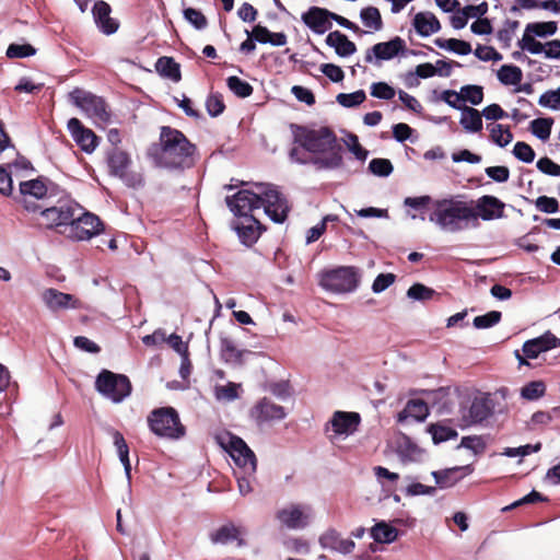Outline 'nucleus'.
Segmentation results:
<instances>
[{"mask_svg":"<svg viewBox=\"0 0 560 560\" xmlns=\"http://www.w3.org/2000/svg\"><path fill=\"white\" fill-rule=\"evenodd\" d=\"M295 145L290 150L291 162L311 164L317 171H330L342 165V148L327 127L312 129L292 126Z\"/></svg>","mask_w":560,"mask_h":560,"instance_id":"nucleus-1","label":"nucleus"},{"mask_svg":"<svg viewBox=\"0 0 560 560\" xmlns=\"http://www.w3.org/2000/svg\"><path fill=\"white\" fill-rule=\"evenodd\" d=\"M230 210L237 217L252 215L256 209L264 208L265 213L276 223H282L288 217L289 206L277 186L268 183H254L249 188L241 189L225 198Z\"/></svg>","mask_w":560,"mask_h":560,"instance_id":"nucleus-2","label":"nucleus"},{"mask_svg":"<svg viewBox=\"0 0 560 560\" xmlns=\"http://www.w3.org/2000/svg\"><path fill=\"white\" fill-rule=\"evenodd\" d=\"M149 155L159 167L184 170L195 164L196 147L182 131L164 126L161 128L160 143L150 149Z\"/></svg>","mask_w":560,"mask_h":560,"instance_id":"nucleus-3","label":"nucleus"},{"mask_svg":"<svg viewBox=\"0 0 560 560\" xmlns=\"http://www.w3.org/2000/svg\"><path fill=\"white\" fill-rule=\"evenodd\" d=\"M429 221L446 233L468 230L472 228L471 222L476 221L472 200L466 201L459 198L435 200Z\"/></svg>","mask_w":560,"mask_h":560,"instance_id":"nucleus-4","label":"nucleus"},{"mask_svg":"<svg viewBox=\"0 0 560 560\" xmlns=\"http://www.w3.org/2000/svg\"><path fill=\"white\" fill-rule=\"evenodd\" d=\"M215 441L229 453L243 474L254 476L257 469V458L244 440L230 432H225L218 434Z\"/></svg>","mask_w":560,"mask_h":560,"instance_id":"nucleus-5","label":"nucleus"},{"mask_svg":"<svg viewBox=\"0 0 560 560\" xmlns=\"http://www.w3.org/2000/svg\"><path fill=\"white\" fill-rule=\"evenodd\" d=\"M148 424L155 435L170 440H178L186 432L178 412L173 407H162L151 411L148 416Z\"/></svg>","mask_w":560,"mask_h":560,"instance_id":"nucleus-6","label":"nucleus"},{"mask_svg":"<svg viewBox=\"0 0 560 560\" xmlns=\"http://www.w3.org/2000/svg\"><path fill=\"white\" fill-rule=\"evenodd\" d=\"M360 282V273L355 267L341 266L324 270L318 275L319 285L331 293H349L354 291Z\"/></svg>","mask_w":560,"mask_h":560,"instance_id":"nucleus-7","label":"nucleus"},{"mask_svg":"<svg viewBox=\"0 0 560 560\" xmlns=\"http://www.w3.org/2000/svg\"><path fill=\"white\" fill-rule=\"evenodd\" d=\"M69 98L73 105L79 107L85 115L96 124H106L109 121L110 114L105 101L82 89H74L69 93Z\"/></svg>","mask_w":560,"mask_h":560,"instance_id":"nucleus-8","label":"nucleus"},{"mask_svg":"<svg viewBox=\"0 0 560 560\" xmlns=\"http://www.w3.org/2000/svg\"><path fill=\"white\" fill-rule=\"evenodd\" d=\"M95 387L103 396L120 402L130 395L131 384L127 376L103 370L96 377Z\"/></svg>","mask_w":560,"mask_h":560,"instance_id":"nucleus-9","label":"nucleus"},{"mask_svg":"<svg viewBox=\"0 0 560 560\" xmlns=\"http://www.w3.org/2000/svg\"><path fill=\"white\" fill-rule=\"evenodd\" d=\"M275 518L282 528L301 530L310 525L313 509L308 504L289 503L276 511Z\"/></svg>","mask_w":560,"mask_h":560,"instance_id":"nucleus-10","label":"nucleus"},{"mask_svg":"<svg viewBox=\"0 0 560 560\" xmlns=\"http://www.w3.org/2000/svg\"><path fill=\"white\" fill-rule=\"evenodd\" d=\"M101 231L102 222L100 219L90 212H85L81 207L80 213L70 219L66 230H62L61 233L75 241H86Z\"/></svg>","mask_w":560,"mask_h":560,"instance_id":"nucleus-11","label":"nucleus"},{"mask_svg":"<svg viewBox=\"0 0 560 560\" xmlns=\"http://www.w3.org/2000/svg\"><path fill=\"white\" fill-rule=\"evenodd\" d=\"M492 413L491 400L486 397H476L467 404H463L458 411V421L462 428L479 424Z\"/></svg>","mask_w":560,"mask_h":560,"instance_id":"nucleus-12","label":"nucleus"},{"mask_svg":"<svg viewBox=\"0 0 560 560\" xmlns=\"http://www.w3.org/2000/svg\"><path fill=\"white\" fill-rule=\"evenodd\" d=\"M505 203L491 195H483L476 201L472 200V212L476 221L471 222L472 228L479 226V220L492 221L504 217Z\"/></svg>","mask_w":560,"mask_h":560,"instance_id":"nucleus-13","label":"nucleus"},{"mask_svg":"<svg viewBox=\"0 0 560 560\" xmlns=\"http://www.w3.org/2000/svg\"><path fill=\"white\" fill-rule=\"evenodd\" d=\"M47 228L62 226L66 230L70 219L80 213L81 207L78 203L66 201L58 206L39 209Z\"/></svg>","mask_w":560,"mask_h":560,"instance_id":"nucleus-14","label":"nucleus"},{"mask_svg":"<svg viewBox=\"0 0 560 560\" xmlns=\"http://www.w3.org/2000/svg\"><path fill=\"white\" fill-rule=\"evenodd\" d=\"M47 186L42 179H31L20 184V202L27 211H37L42 207L34 203L46 197Z\"/></svg>","mask_w":560,"mask_h":560,"instance_id":"nucleus-15","label":"nucleus"},{"mask_svg":"<svg viewBox=\"0 0 560 560\" xmlns=\"http://www.w3.org/2000/svg\"><path fill=\"white\" fill-rule=\"evenodd\" d=\"M406 48L405 40L399 36L384 43L375 44L365 54V61L369 63L381 60H390Z\"/></svg>","mask_w":560,"mask_h":560,"instance_id":"nucleus-16","label":"nucleus"},{"mask_svg":"<svg viewBox=\"0 0 560 560\" xmlns=\"http://www.w3.org/2000/svg\"><path fill=\"white\" fill-rule=\"evenodd\" d=\"M42 301L51 312L60 310H75L81 307L80 301L72 294L63 293L57 289H45L42 293Z\"/></svg>","mask_w":560,"mask_h":560,"instance_id":"nucleus-17","label":"nucleus"},{"mask_svg":"<svg viewBox=\"0 0 560 560\" xmlns=\"http://www.w3.org/2000/svg\"><path fill=\"white\" fill-rule=\"evenodd\" d=\"M252 417L257 423L280 421L287 417L285 409L264 397L252 409Z\"/></svg>","mask_w":560,"mask_h":560,"instance_id":"nucleus-18","label":"nucleus"},{"mask_svg":"<svg viewBox=\"0 0 560 560\" xmlns=\"http://www.w3.org/2000/svg\"><path fill=\"white\" fill-rule=\"evenodd\" d=\"M332 12L319 7H311L301 16L303 23L315 34H324L331 28Z\"/></svg>","mask_w":560,"mask_h":560,"instance_id":"nucleus-19","label":"nucleus"},{"mask_svg":"<svg viewBox=\"0 0 560 560\" xmlns=\"http://www.w3.org/2000/svg\"><path fill=\"white\" fill-rule=\"evenodd\" d=\"M68 130L74 140L85 153H92L97 147V137L89 128H85L78 118H71L68 121Z\"/></svg>","mask_w":560,"mask_h":560,"instance_id":"nucleus-20","label":"nucleus"},{"mask_svg":"<svg viewBox=\"0 0 560 560\" xmlns=\"http://www.w3.org/2000/svg\"><path fill=\"white\" fill-rule=\"evenodd\" d=\"M360 421V415L357 412L336 411L329 423L335 435L349 436L358 430Z\"/></svg>","mask_w":560,"mask_h":560,"instance_id":"nucleus-21","label":"nucleus"},{"mask_svg":"<svg viewBox=\"0 0 560 560\" xmlns=\"http://www.w3.org/2000/svg\"><path fill=\"white\" fill-rule=\"evenodd\" d=\"M112 9L105 1H96L92 9V14L97 28L105 35H112L117 32L119 23L110 16Z\"/></svg>","mask_w":560,"mask_h":560,"instance_id":"nucleus-22","label":"nucleus"},{"mask_svg":"<svg viewBox=\"0 0 560 560\" xmlns=\"http://www.w3.org/2000/svg\"><path fill=\"white\" fill-rule=\"evenodd\" d=\"M240 241L246 245L252 246L257 242L261 233V226L258 220L253 215H245L233 224Z\"/></svg>","mask_w":560,"mask_h":560,"instance_id":"nucleus-23","label":"nucleus"},{"mask_svg":"<svg viewBox=\"0 0 560 560\" xmlns=\"http://www.w3.org/2000/svg\"><path fill=\"white\" fill-rule=\"evenodd\" d=\"M319 545L324 549H329L342 555L351 553L355 547L352 539L343 538L341 534L334 528H329L320 535Z\"/></svg>","mask_w":560,"mask_h":560,"instance_id":"nucleus-24","label":"nucleus"},{"mask_svg":"<svg viewBox=\"0 0 560 560\" xmlns=\"http://www.w3.org/2000/svg\"><path fill=\"white\" fill-rule=\"evenodd\" d=\"M560 346V340L550 331L527 340L523 345V353L528 359H536L541 352L548 351Z\"/></svg>","mask_w":560,"mask_h":560,"instance_id":"nucleus-25","label":"nucleus"},{"mask_svg":"<svg viewBox=\"0 0 560 560\" xmlns=\"http://www.w3.org/2000/svg\"><path fill=\"white\" fill-rule=\"evenodd\" d=\"M471 472L472 467L470 465H465L443 470H435L432 471V476L440 488L446 489L455 486L459 480Z\"/></svg>","mask_w":560,"mask_h":560,"instance_id":"nucleus-26","label":"nucleus"},{"mask_svg":"<svg viewBox=\"0 0 560 560\" xmlns=\"http://www.w3.org/2000/svg\"><path fill=\"white\" fill-rule=\"evenodd\" d=\"M412 25L416 32L422 37H428L441 30L439 20L431 12L417 13L413 18Z\"/></svg>","mask_w":560,"mask_h":560,"instance_id":"nucleus-27","label":"nucleus"},{"mask_svg":"<svg viewBox=\"0 0 560 560\" xmlns=\"http://www.w3.org/2000/svg\"><path fill=\"white\" fill-rule=\"evenodd\" d=\"M326 44L332 47L340 57H349L357 51V46L339 31L330 32L326 37Z\"/></svg>","mask_w":560,"mask_h":560,"instance_id":"nucleus-28","label":"nucleus"},{"mask_svg":"<svg viewBox=\"0 0 560 560\" xmlns=\"http://www.w3.org/2000/svg\"><path fill=\"white\" fill-rule=\"evenodd\" d=\"M429 416L428 405L421 399H411L407 402L402 411L398 413V421L402 422L412 418L418 422L424 421Z\"/></svg>","mask_w":560,"mask_h":560,"instance_id":"nucleus-29","label":"nucleus"},{"mask_svg":"<svg viewBox=\"0 0 560 560\" xmlns=\"http://www.w3.org/2000/svg\"><path fill=\"white\" fill-rule=\"evenodd\" d=\"M107 163L110 174L119 176L122 172L129 168L131 160L125 151L115 148L108 152Z\"/></svg>","mask_w":560,"mask_h":560,"instance_id":"nucleus-30","label":"nucleus"},{"mask_svg":"<svg viewBox=\"0 0 560 560\" xmlns=\"http://www.w3.org/2000/svg\"><path fill=\"white\" fill-rule=\"evenodd\" d=\"M460 112L462 115L459 124L467 132L475 133L482 129L481 114L477 109L469 106H463Z\"/></svg>","mask_w":560,"mask_h":560,"instance_id":"nucleus-31","label":"nucleus"},{"mask_svg":"<svg viewBox=\"0 0 560 560\" xmlns=\"http://www.w3.org/2000/svg\"><path fill=\"white\" fill-rule=\"evenodd\" d=\"M371 536L376 542L390 544L397 539L398 530L386 522H380L372 527Z\"/></svg>","mask_w":560,"mask_h":560,"instance_id":"nucleus-32","label":"nucleus"},{"mask_svg":"<svg viewBox=\"0 0 560 560\" xmlns=\"http://www.w3.org/2000/svg\"><path fill=\"white\" fill-rule=\"evenodd\" d=\"M156 71L164 78H167L174 82L180 80L179 65L171 57H161L155 63Z\"/></svg>","mask_w":560,"mask_h":560,"instance_id":"nucleus-33","label":"nucleus"},{"mask_svg":"<svg viewBox=\"0 0 560 560\" xmlns=\"http://www.w3.org/2000/svg\"><path fill=\"white\" fill-rule=\"evenodd\" d=\"M241 535V529L236 527L234 524L229 523L222 525L217 530L210 534V540L213 544L226 545L232 540H235Z\"/></svg>","mask_w":560,"mask_h":560,"instance_id":"nucleus-34","label":"nucleus"},{"mask_svg":"<svg viewBox=\"0 0 560 560\" xmlns=\"http://www.w3.org/2000/svg\"><path fill=\"white\" fill-rule=\"evenodd\" d=\"M435 45L441 48L448 51H453L455 54L466 56L471 52V46L468 42L456 39V38H436L434 40Z\"/></svg>","mask_w":560,"mask_h":560,"instance_id":"nucleus-35","label":"nucleus"},{"mask_svg":"<svg viewBox=\"0 0 560 560\" xmlns=\"http://www.w3.org/2000/svg\"><path fill=\"white\" fill-rule=\"evenodd\" d=\"M360 18L363 25L371 31H380L383 27V21L380 10L375 7H368L361 10Z\"/></svg>","mask_w":560,"mask_h":560,"instance_id":"nucleus-36","label":"nucleus"},{"mask_svg":"<svg viewBox=\"0 0 560 560\" xmlns=\"http://www.w3.org/2000/svg\"><path fill=\"white\" fill-rule=\"evenodd\" d=\"M522 75V70L516 66L504 65L498 71V79L505 85L518 84Z\"/></svg>","mask_w":560,"mask_h":560,"instance_id":"nucleus-37","label":"nucleus"},{"mask_svg":"<svg viewBox=\"0 0 560 560\" xmlns=\"http://www.w3.org/2000/svg\"><path fill=\"white\" fill-rule=\"evenodd\" d=\"M488 127L490 128L491 140L500 148L506 147L513 140V135L509 127H504L500 124L490 125Z\"/></svg>","mask_w":560,"mask_h":560,"instance_id":"nucleus-38","label":"nucleus"},{"mask_svg":"<svg viewBox=\"0 0 560 560\" xmlns=\"http://www.w3.org/2000/svg\"><path fill=\"white\" fill-rule=\"evenodd\" d=\"M552 124L551 118H536L530 122V131L541 141H546L550 137Z\"/></svg>","mask_w":560,"mask_h":560,"instance_id":"nucleus-39","label":"nucleus"},{"mask_svg":"<svg viewBox=\"0 0 560 560\" xmlns=\"http://www.w3.org/2000/svg\"><path fill=\"white\" fill-rule=\"evenodd\" d=\"M525 31H527V33L532 34L533 36H551L557 32V23L552 21L529 23L526 25Z\"/></svg>","mask_w":560,"mask_h":560,"instance_id":"nucleus-40","label":"nucleus"},{"mask_svg":"<svg viewBox=\"0 0 560 560\" xmlns=\"http://www.w3.org/2000/svg\"><path fill=\"white\" fill-rule=\"evenodd\" d=\"M226 84L229 89L238 97L245 98L250 96L253 93V86L248 82L240 79L238 77H229L226 80Z\"/></svg>","mask_w":560,"mask_h":560,"instance_id":"nucleus-41","label":"nucleus"},{"mask_svg":"<svg viewBox=\"0 0 560 560\" xmlns=\"http://www.w3.org/2000/svg\"><path fill=\"white\" fill-rule=\"evenodd\" d=\"M221 357L225 362H240L242 358V351H240L234 341L230 338L221 339Z\"/></svg>","mask_w":560,"mask_h":560,"instance_id":"nucleus-42","label":"nucleus"},{"mask_svg":"<svg viewBox=\"0 0 560 560\" xmlns=\"http://www.w3.org/2000/svg\"><path fill=\"white\" fill-rule=\"evenodd\" d=\"M546 385L541 381H533L521 389L522 398L526 400H537L545 395Z\"/></svg>","mask_w":560,"mask_h":560,"instance_id":"nucleus-43","label":"nucleus"},{"mask_svg":"<svg viewBox=\"0 0 560 560\" xmlns=\"http://www.w3.org/2000/svg\"><path fill=\"white\" fill-rule=\"evenodd\" d=\"M429 432L432 435V440L435 444L452 440L457 436V432L443 424H431L429 427Z\"/></svg>","mask_w":560,"mask_h":560,"instance_id":"nucleus-44","label":"nucleus"},{"mask_svg":"<svg viewBox=\"0 0 560 560\" xmlns=\"http://www.w3.org/2000/svg\"><path fill=\"white\" fill-rule=\"evenodd\" d=\"M435 75V67L432 63L425 62L418 65L416 71L408 73L406 80L409 86L417 85L419 82L417 78L427 79Z\"/></svg>","mask_w":560,"mask_h":560,"instance_id":"nucleus-45","label":"nucleus"},{"mask_svg":"<svg viewBox=\"0 0 560 560\" xmlns=\"http://www.w3.org/2000/svg\"><path fill=\"white\" fill-rule=\"evenodd\" d=\"M366 98V94L363 90H358L352 93H339L336 97L338 104L343 107L351 108L362 104Z\"/></svg>","mask_w":560,"mask_h":560,"instance_id":"nucleus-46","label":"nucleus"},{"mask_svg":"<svg viewBox=\"0 0 560 560\" xmlns=\"http://www.w3.org/2000/svg\"><path fill=\"white\" fill-rule=\"evenodd\" d=\"M435 294L436 293L433 289L425 287L422 283H415L407 291V296L409 299L421 302L433 299Z\"/></svg>","mask_w":560,"mask_h":560,"instance_id":"nucleus-47","label":"nucleus"},{"mask_svg":"<svg viewBox=\"0 0 560 560\" xmlns=\"http://www.w3.org/2000/svg\"><path fill=\"white\" fill-rule=\"evenodd\" d=\"M240 385L233 382H229L226 385L217 386L214 395L218 400L233 401L238 398Z\"/></svg>","mask_w":560,"mask_h":560,"instance_id":"nucleus-48","label":"nucleus"},{"mask_svg":"<svg viewBox=\"0 0 560 560\" xmlns=\"http://www.w3.org/2000/svg\"><path fill=\"white\" fill-rule=\"evenodd\" d=\"M541 448L540 443L536 444H526L518 447H505L501 455L506 457H520L523 458L525 456H528L533 453L538 452Z\"/></svg>","mask_w":560,"mask_h":560,"instance_id":"nucleus-49","label":"nucleus"},{"mask_svg":"<svg viewBox=\"0 0 560 560\" xmlns=\"http://www.w3.org/2000/svg\"><path fill=\"white\" fill-rule=\"evenodd\" d=\"M462 101L469 102L472 105H479L483 100V90L479 85H465L459 92Z\"/></svg>","mask_w":560,"mask_h":560,"instance_id":"nucleus-50","label":"nucleus"},{"mask_svg":"<svg viewBox=\"0 0 560 560\" xmlns=\"http://www.w3.org/2000/svg\"><path fill=\"white\" fill-rule=\"evenodd\" d=\"M369 170L376 176L387 177L393 173L394 167L387 159H373L369 163Z\"/></svg>","mask_w":560,"mask_h":560,"instance_id":"nucleus-51","label":"nucleus"},{"mask_svg":"<svg viewBox=\"0 0 560 560\" xmlns=\"http://www.w3.org/2000/svg\"><path fill=\"white\" fill-rule=\"evenodd\" d=\"M501 312L490 311L485 315L476 316L472 324L477 329L490 328L501 320Z\"/></svg>","mask_w":560,"mask_h":560,"instance_id":"nucleus-52","label":"nucleus"},{"mask_svg":"<svg viewBox=\"0 0 560 560\" xmlns=\"http://www.w3.org/2000/svg\"><path fill=\"white\" fill-rule=\"evenodd\" d=\"M518 46L522 50L528 51L533 55L541 54L545 48L544 44L536 40L532 34L527 33V31L524 32L522 39L518 42Z\"/></svg>","mask_w":560,"mask_h":560,"instance_id":"nucleus-53","label":"nucleus"},{"mask_svg":"<svg viewBox=\"0 0 560 560\" xmlns=\"http://www.w3.org/2000/svg\"><path fill=\"white\" fill-rule=\"evenodd\" d=\"M206 108L211 117L221 115L225 109L222 95L219 93H211L206 100Z\"/></svg>","mask_w":560,"mask_h":560,"instance_id":"nucleus-54","label":"nucleus"},{"mask_svg":"<svg viewBox=\"0 0 560 560\" xmlns=\"http://www.w3.org/2000/svg\"><path fill=\"white\" fill-rule=\"evenodd\" d=\"M18 163H14V166H18ZM13 166V164L8 163L5 166H0V194L3 196H10L13 190V183L11 173L9 170Z\"/></svg>","mask_w":560,"mask_h":560,"instance_id":"nucleus-55","label":"nucleus"},{"mask_svg":"<svg viewBox=\"0 0 560 560\" xmlns=\"http://www.w3.org/2000/svg\"><path fill=\"white\" fill-rule=\"evenodd\" d=\"M336 220H337V217L332 215V214H328V215L324 217L319 223H317L316 225H314L313 228H311L307 231L306 243L311 244V243L317 241L323 235V233L326 231L327 223L336 221Z\"/></svg>","mask_w":560,"mask_h":560,"instance_id":"nucleus-56","label":"nucleus"},{"mask_svg":"<svg viewBox=\"0 0 560 560\" xmlns=\"http://www.w3.org/2000/svg\"><path fill=\"white\" fill-rule=\"evenodd\" d=\"M35 48L30 44H11L7 49L8 58H25L35 55Z\"/></svg>","mask_w":560,"mask_h":560,"instance_id":"nucleus-57","label":"nucleus"},{"mask_svg":"<svg viewBox=\"0 0 560 560\" xmlns=\"http://www.w3.org/2000/svg\"><path fill=\"white\" fill-rule=\"evenodd\" d=\"M538 104L553 110L560 109V90H549L540 95Z\"/></svg>","mask_w":560,"mask_h":560,"instance_id":"nucleus-58","label":"nucleus"},{"mask_svg":"<svg viewBox=\"0 0 560 560\" xmlns=\"http://www.w3.org/2000/svg\"><path fill=\"white\" fill-rule=\"evenodd\" d=\"M513 154L517 160L524 163H532L535 159V151L529 144L522 141L515 143Z\"/></svg>","mask_w":560,"mask_h":560,"instance_id":"nucleus-59","label":"nucleus"},{"mask_svg":"<svg viewBox=\"0 0 560 560\" xmlns=\"http://www.w3.org/2000/svg\"><path fill=\"white\" fill-rule=\"evenodd\" d=\"M396 92L385 82H376L371 85V95L381 100H392Z\"/></svg>","mask_w":560,"mask_h":560,"instance_id":"nucleus-60","label":"nucleus"},{"mask_svg":"<svg viewBox=\"0 0 560 560\" xmlns=\"http://www.w3.org/2000/svg\"><path fill=\"white\" fill-rule=\"evenodd\" d=\"M535 207L544 213H556L559 210V202L553 197L540 196L535 200Z\"/></svg>","mask_w":560,"mask_h":560,"instance_id":"nucleus-61","label":"nucleus"},{"mask_svg":"<svg viewBox=\"0 0 560 560\" xmlns=\"http://www.w3.org/2000/svg\"><path fill=\"white\" fill-rule=\"evenodd\" d=\"M184 16L197 30H203L208 24L206 16L199 10L192 8L185 9Z\"/></svg>","mask_w":560,"mask_h":560,"instance_id":"nucleus-62","label":"nucleus"},{"mask_svg":"<svg viewBox=\"0 0 560 560\" xmlns=\"http://www.w3.org/2000/svg\"><path fill=\"white\" fill-rule=\"evenodd\" d=\"M460 446L472 451L475 454H480L485 451L486 443L481 436H464Z\"/></svg>","mask_w":560,"mask_h":560,"instance_id":"nucleus-63","label":"nucleus"},{"mask_svg":"<svg viewBox=\"0 0 560 560\" xmlns=\"http://www.w3.org/2000/svg\"><path fill=\"white\" fill-rule=\"evenodd\" d=\"M537 168L547 175L560 176V165L555 163L549 158H541L537 161Z\"/></svg>","mask_w":560,"mask_h":560,"instance_id":"nucleus-64","label":"nucleus"}]
</instances>
